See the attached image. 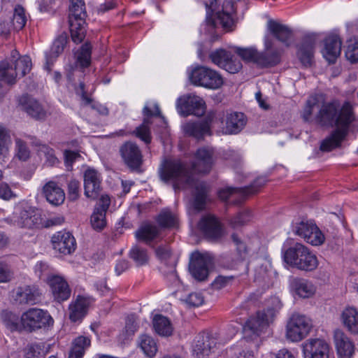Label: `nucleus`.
<instances>
[{"label": "nucleus", "instance_id": "nucleus-1", "mask_svg": "<svg viewBox=\"0 0 358 358\" xmlns=\"http://www.w3.org/2000/svg\"><path fill=\"white\" fill-rule=\"evenodd\" d=\"M213 150L206 148L197 150L196 162L191 169L180 160H166L159 170V176L164 182H171L175 190L192 188V208L199 212L203 210L209 199V185L196 180L194 173H207L213 166Z\"/></svg>", "mask_w": 358, "mask_h": 358}, {"label": "nucleus", "instance_id": "nucleus-2", "mask_svg": "<svg viewBox=\"0 0 358 358\" xmlns=\"http://www.w3.org/2000/svg\"><path fill=\"white\" fill-rule=\"evenodd\" d=\"M315 120L322 126L336 127L320 145L322 151L329 152L340 146L348 134L349 126L354 121L355 116L349 102H345L341 107L336 102H330L322 106Z\"/></svg>", "mask_w": 358, "mask_h": 358}, {"label": "nucleus", "instance_id": "nucleus-3", "mask_svg": "<svg viewBox=\"0 0 358 358\" xmlns=\"http://www.w3.org/2000/svg\"><path fill=\"white\" fill-rule=\"evenodd\" d=\"M31 67V58L27 55L20 56L16 50L10 52V62L5 61L0 64V88L1 82L13 85L17 76L23 77L29 72Z\"/></svg>", "mask_w": 358, "mask_h": 358}, {"label": "nucleus", "instance_id": "nucleus-4", "mask_svg": "<svg viewBox=\"0 0 358 358\" xmlns=\"http://www.w3.org/2000/svg\"><path fill=\"white\" fill-rule=\"evenodd\" d=\"M283 258L287 264L302 271H313L318 265L317 257L307 247L299 243L286 250Z\"/></svg>", "mask_w": 358, "mask_h": 358}, {"label": "nucleus", "instance_id": "nucleus-5", "mask_svg": "<svg viewBox=\"0 0 358 358\" xmlns=\"http://www.w3.org/2000/svg\"><path fill=\"white\" fill-rule=\"evenodd\" d=\"M267 182L265 177L257 178L249 186L243 188L227 187L218 192L219 197L234 205L241 204L248 196L256 194Z\"/></svg>", "mask_w": 358, "mask_h": 358}, {"label": "nucleus", "instance_id": "nucleus-6", "mask_svg": "<svg viewBox=\"0 0 358 358\" xmlns=\"http://www.w3.org/2000/svg\"><path fill=\"white\" fill-rule=\"evenodd\" d=\"M20 320L24 329L29 332L45 329L54 324V320L48 310L37 308H31L23 313Z\"/></svg>", "mask_w": 358, "mask_h": 358}, {"label": "nucleus", "instance_id": "nucleus-7", "mask_svg": "<svg viewBox=\"0 0 358 358\" xmlns=\"http://www.w3.org/2000/svg\"><path fill=\"white\" fill-rule=\"evenodd\" d=\"M235 8L232 0H224L222 3V10L215 14V20L207 16L206 23L202 25L205 31L212 34L216 24L219 23L226 30H230L235 24Z\"/></svg>", "mask_w": 358, "mask_h": 358}, {"label": "nucleus", "instance_id": "nucleus-8", "mask_svg": "<svg viewBox=\"0 0 358 358\" xmlns=\"http://www.w3.org/2000/svg\"><path fill=\"white\" fill-rule=\"evenodd\" d=\"M313 327L311 320L299 313H294L286 325V338L292 342H299L305 338Z\"/></svg>", "mask_w": 358, "mask_h": 358}, {"label": "nucleus", "instance_id": "nucleus-9", "mask_svg": "<svg viewBox=\"0 0 358 358\" xmlns=\"http://www.w3.org/2000/svg\"><path fill=\"white\" fill-rule=\"evenodd\" d=\"M189 78L194 85L211 90L219 89L224 83L218 72L204 66L193 69Z\"/></svg>", "mask_w": 358, "mask_h": 358}, {"label": "nucleus", "instance_id": "nucleus-10", "mask_svg": "<svg viewBox=\"0 0 358 358\" xmlns=\"http://www.w3.org/2000/svg\"><path fill=\"white\" fill-rule=\"evenodd\" d=\"M8 223L21 228L32 229L41 223V215L38 209L32 206H24L17 209L12 218H6Z\"/></svg>", "mask_w": 358, "mask_h": 358}, {"label": "nucleus", "instance_id": "nucleus-11", "mask_svg": "<svg viewBox=\"0 0 358 358\" xmlns=\"http://www.w3.org/2000/svg\"><path fill=\"white\" fill-rule=\"evenodd\" d=\"M273 310L268 308L262 311H257L255 315L251 316L243 327L245 335L259 336L269 325L273 317Z\"/></svg>", "mask_w": 358, "mask_h": 358}, {"label": "nucleus", "instance_id": "nucleus-12", "mask_svg": "<svg viewBox=\"0 0 358 358\" xmlns=\"http://www.w3.org/2000/svg\"><path fill=\"white\" fill-rule=\"evenodd\" d=\"M209 57L212 62L229 73H236L242 69V63L238 56L225 49H217L211 52Z\"/></svg>", "mask_w": 358, "mask_h": 358}, {"label": "nucleus", "instance_id": "nucleus-13", "mask_svg": "<svg viewBox=\"0 0 358 358\" xmlns=\"http://www.w3.org/2000/svg\"><path fill=\"white\" fill-rule=\"evenodd\" d=\"M264 51L259 52L257 66L269 68L278 65L281 61L282 50L278 48L274 41L267 36L264 37Z\"/></svg>", "mask_w": 358, "mask_h": 358}, {"label": "nucleus", "instance_id": "nucleus-14", "mask_svg": "<svg viewBox=\"0 0 358 358\" xmlns=\"http://www.w3.org/2000/svg\"><path fill=\"white\" fill-rule=\"evenodd\" d=\"M176 108L182 116L194 115L202 116L206 112V103L203 99L196 95H188L177 100Z\"/></svg>", "mask_w": 358, "mask_h": 358}, {"label": "nucleus", "instance_id": "nucleus-15", "mask_svg": "<svg viewBox=\"0 0 358 358\" xmlns=\"http://www.w3.org/2000/svg\"><path fill=\"white\" fill-rule=\"evenodd\" d=\"M213 264V259L210 254L196 252L193 254L189 270L194 279L198 281H203L207 279L209 268Z\"/></svg>", "mask_w": 358, "mask_h": 358}, {"label": "nucleus", "instance_id": "nucleus-16", "mask_svg": "<svg viewBox=\"0 0 358 358\" xmlns=\"http://www.w3.org/2000/svg\"><path fill=\"white\" fill-rule=\"evenodd\" d=\"M219 343L217 334L200 333L194 339L192 354L196 358H208Z\"/></svg>", "mask_w": 358, "mask_h": 358}, {"label": "nucleus", "instance_id": "nucleus-17", "mask_svg": "<svg viewBox=\"0 0 358 358\" xmlns=\"http://www.w3.org/2000/svg\"><path fill=\"white\" fill-rule=\"evenodd\" d=\"M297 236L313 245H320L324 241V236L312 221H301L293 229Z\"/></svg>", "mask_w": 358, "mask_h": 358}, {"label": "nucleus", "instance_id": "nucleus-18", "mask_svg": "<svg viewBox=\"0 0 358 358\" xmlns=\"http://www.w3.org/2000/svg\"><path fill=\"white\" fill-rule=\"evenodd\" d=\"M124 163L132 171L141 172L143 155L138 146L131 141L124 143L120 148Z\"/></svg>", "mask_w": 358, "mask_h": 358}, {"label": "nucleus", "instance_id": "nucleus-19", "mask_svg": "<svg viewBox=\"0 0 358 358\" xmlns=\"http://www.w3.org/2000/svg\"><path fill=\"white\" fill-rule=\"evenodd\" d=\"M52 299L57 303L67 301L71 294V289L66 280L60 275H51L47 280Z\"/></svg>", "mask_w": 358, "mask_h": 358}, {"label": "nucleus", "instance_id": "nucleus-20", "mask_svg": "<svg viewBox=\"0 0 358 358\" xmlns=\"http://www.w3.org/2000/svg\"><path fill=\"white\" fill-rule=\"evenodd\" d=\"M13 298L20 304L35 305L41 301L42 292L36 285L20 286L14 290Z\"/></svg>", "mask_w": 358, "mask_h": 358}, {"label": "nucleus", "instance_id": "nucleus-21", "mask_svg": "<svg viewBox=\"0 0 358 358\" xmlns=\"http://www.w3.org/2000/svg\"><path fill=\"white\" fill-rule=\"evenodd\" d=\"M199 231L208 239H218L223 234L219 220L211 214L203 215L198 223Z\"/></svg>", "mask_w": 358, "mask_h": 358}, {"label": "nucleus", "instance_id": "nucleus-22", "mask_svg": "<svg viewBox=\"0 0 358 358\" xmlns=\"http://www.w3.org/2000/svg\"><path fill=\"white\" fill-rule=\"evenodd\" d=\"M51 242L53 249L63 255H70L76 248V239L69 231H57L52 236Z\"/></svg>", "mask_w": 358, "mask_h": 358}, {"label": "nucleus", "instance_id": "nucleus-23", "mask_svg": "<svg viewBox=\"0 0 358 358\" xmlns=\"http://www.w3.org/2000/svg\"><path fill=\"white\" fill-rule=\"evenodd\" d=\"M302 348L304 358H329V345L323 339L307 340Z\"/></svg>", "mask_w": 358, "mask_h": 358}, {"label": "nucleus", "instance_id": "nucleus-24", "mask_svg": "<svg viewBox=\"0 0 358 358\" xmlns=\"http://www.w3.org/2000/svg\"><path fill=\"white\" fill-rule=\"evenodd\" d=\"M143 115L145 117L143 123L137 127L130 134L135 135L137 138H140L145 143L148 144L151 141V134L150 125L151 122L149 117L152 116L161 117V111L157 104H155V112H152L148 106H145L143 110Z\"/></svg>", "mask_w": 358, "mask_h": 358}, {"label": "nucleus", "instance_id": "nucleus-25", "mask_svg": "<svg viewBox=\"0 0 358 358\" xmlns=\"http://www.w3.org/2000/svg\"><path fill=\"white\" fill-rule=\"evenodd\" d=\"M315 42V35L309 34L303 36L301 43L298 46L297 57L306 67L310 66L313 64Z\"/></svg>", "mask_w": 358, "mask_h": 358}, {"label": "nucleus", "instance_id": "nucleus-26", "mask_svg": "<svg viewBox=\"0 0 358 358\" xmlns=\"http://www.w3.org/2000/svg\"><path fill=\"white\" fill-rule=\"evenodd\" d=\"M101 175L96 170L88 168L84 172L85 195L90 199L98 198L101 191Z\"/></svg>", "mask_w": 358, "mask_h": 358}, {"label": "nucleus", "instance_id": "nucleus-27", "mask_svg": "<svg viewBox=\"0 0 358 358\" xmlns=\"http://www.w3.org/2000/svg\"><path fill=\"white\" fill-rule=\"evenodd\" d=\"M334 342L338 358H352L355 346L343 331L336 329L334 331Z\"/></svg>", "mask_w": 358, "mask_h": 358}, {"label": "nucleus", "instance_id": "nucleus-28", "mask_svg": "<svg viewBox=\"0 0 358 358\" xmlns=\"http://www.w3.org/2000/svg\"><path fill=\"white\" fill-rule=\"evenodd\" d=\"M211 118L208 116L203 120L188 122L182 126L183 131L188 136L201 139L205 135H211Z\"/></svg>", "mask_w": 358, "mask_h": 358}, {"label": "nucleus", "instance_id": "nucleus-29", "mask_svg": "<svg viewBox=\"0 0 358 358\" xmlns=\"http://www.w3.org/2000/svg\"><path fill=\"white\" fill-rule=\"evenodd\" d=\"M341 44V38L336 34H330L324 39L322 53L329 63H334L340 56Z\"/></svg>", "mask_w": 358, "mask_h": 358}, {"label": "nucleus", "instance_id": "nucleus-30", "mask_svg": "<svg viewBox=\"0 0 358 358\" xmlns=\"http://www.w3.org/2000/svg\"><path fill=\"white\" fill-rule=\"evenodd\" d=\"M266 27L275 38L284 43L287 47L289 46V41L292 37L293 33L288 26L273 20H269L267 22Z\"/></svg>", "mask_w": 358, "mask_h": 358}, {"label": "nucleus", "instance_id": "nucleus-31", "mask_svg": "<svg viewBox=\"0 0 358 358\" xmlns=\"http://www.w3.org/2000/svg\"><path fill=\"white\" fill-rule=\"evenodd\" d=\"M291 290L301 298L311 297L316 291L314 284L308 279L294 277L289 280Z\"/></svg>", "mask_w": 358, "mask_h": 358}, {"label": "nucleus", "instance_id": "nucleus-32", "mask_svg": "<svg viewBox=\"0 0 358 358\" xmlns=\"http://www.w3.org/2000/svg\"><path fill=\"white\" fill-rule=\"evenodd\" d=\"M247 118L243 113L233 112L227 113L225 122V133L227 134H237L245 126Z\"/></svg>", "mask_w": 358, "mask_h": 358}, {"label": "nucleus", "instance_id": "nucleus-33", "mask_svg": "<svg viewBox=\"0 0 358 358\" xmlns=\"http://www.w3.org/2000/svg\"><path fill=\"white\" fill-rule=\"evenodd\" d=\"M68 38L66 34L59 35L53 42L50 50L45 53V64L44 69L48 71H50L51 66L54 63L56 57L59 56L63 51L67 43Z\"/></svg>", "mask_w": 358, "mask_h": 358}, {"label": "nucleus", "instance_id": "nucleus-34", "mask_svg": "<svg viewBox=\"0 0 358 358\" xmlns=\"http://www.w3.org/2000/svg\"><path fill=\"white\" fill-rule=\"evenodd\" d=\"M43 194L47 201L53 206H59L65 200L64 190L54 181H49L44 185Z\"/></svg>", "mask_w": 358, "mask_h": 358}, {"label": "nucleus", "instance_id": "nucleus-35", "mask_svg": "<svg viewBox=\"0 0 358 358\" xmlns=\"http://www.w3.org/2000/svg\"><path fill=\"white\" fill-rule=\"evenodd\" d=\"M89 302L87 299L78 296L75 302L69 305V318L72 322H77L85 315Z\"/></svg>", "mask_w": 358, "mask_h": 358}, {"label": "nucleus", "instance_id": "nucleus-36", "mask_svg": "<svg viewBox=\"0 0 358 358\" xmlns=\"http://www.w3.org/2000/svg\"><path fill=\"white\" fill-rule=\"evenodd\" d=\"M341 319L345 327L354 334H358V310L353 307L346 308L342 313Z\"/></svg>", "mask_w": 358, "mask_h": 358}, {"label": "nucleus", "instance_id": "nucleus-37", "mask_svg": "<svg viewBox=\"0 0 358 358\" xmlns=\"http://www.w3.org/2000/svg\"><path fill=\"white\" fill-rule=\"evenodd\" d=\"M91 345V340L87 336H78L72 343L68 358H83L87 349Z\"/></svg>", "mask_w": 358, "mask_h": 358}, {"label": "nucleus", "instance_id": "nucleus-38", "mask_svg": "<svg viewBox=\"0 0 358 358\" xmlns=\"http://www.w3.org/2000/svg\"><path fill=\"white\" fill-rule=\"evenodd\" d=\"M159 234L158 227L150 223L142 224L135 234L138 241H143L147 244L150 243Z\"/></svg>", "mask_w": 358, "mask_h": 358}, {"label": "nucleus", "instance_id": "nucleus-39", "mask_svg": "<svg viewBox=\"0 0 358 358\" xmlns=\"http://www.w3.org/2000/svg\"><path fill=\"white\" fill-rule=\"evenodd\" d=\"M153 328L157 334L162 336L172 334L173 327L169 319L162 315H155L152 320Z\"/></svg>", "mask_w": 358, "mask_h": 358}, {"label": "nucleus", "instance_id": "nucleus-40", "mask_svg": "<svg viewBox=\"0 0 358 358\" xmlns=\"http://www.w3.org/2000/svg\"><path fill=\"white\" fill-rule=\"evenodd\" d=\"M71 36L73 41L76 43H81L86 34L85 27V19L69 20Z\"/></svg>", "mask_w": 358, "mask_h": 358}, {"label": "nucleus", "instance_id": "nucleus-41", "mask_svg": "<svg viewBox=\"0 0 358 358\" xmlns=\"http://www.w3.org/2000/svg\"><path fill=\"white\" fill-rule=\"evenodd\" d=\"M76 93L81 96L85 105H90L92 109L96 110L100 115H107L108 114V109L106 106L99 103H92V99L87 95L85 90L84 83H80L78 87L76 89Z\"/></svg>", "mask_w": 358, "mask_h": 358}, {"label": "nucleus", "instance_id": "nucleus-42", "mask_svg": "<svg viewBox=\"0 0 358 358\" xmlns=\"http://www.w3.org/2000/svg\"><path fill=\"white\" fill-rule=\"evenodd\" d=\"M91 54L92 46L90 43H85L75 55L76 66L80 68L87 67L91 62Z\"/></svg>", "mask_w": 358, "mask_h": 358}, {"label": "nucleus", "instance_id": "nucleus-43", "mask_svg": "<svg viewBox=\"0 0 358 358\" xmlns=\"http://www.w3.org/2000/svg\"><path fill=\"white\" fill-rule=\"evenodd\" d=\"M139 346L143 353L148 357H153L157 352L155 341L148 335H142L139 338Z\"/></svg>", "mask_w": 358, "mask_h": 358}, {"label": "nucleus", "instance_id": "nucleus-44", "mask_svg": "<svg viewBox=\"0 0 358 358\" xmlns=\"http://www.w3.org/2000/svg\"><path fill=\"white\" fill-rule=\"evenodd\" d=\"M157 222L162 228H173L178 224V219L171 211L164 209L158 215Z\"/></svg>", "mask_w": 358, "mask_h": 358}, {"label": "nucleus", "instance_id": "nucleus-45", "mask_svg": "<svg viewBox=\"0 0 358 358\" xmlns=\"http://www.w3.org/2000/svg\"><path fill=\"white\" fill-rule=\"evenodd\" d=\"M69 20L85 19L86 17L84 0H70Z\"/></svg>", "mask_w": 358, "mask_h": 358}, {"label": "nucleus", "instance_id": "nucleus-46", "mask_svg": "<svg viewBox=\"0 0 358 358\" xmlns=\"http://www.w3.org/2000/svg\"><path fill=\"white\" fill-rule=\"evenodd\" d=\"M12 144L10 131L3 125L0 124V156L6 157Z\"/></svg>", "mask_w": 358, "mask_h": 358}, {"label": "nucleus", "instance_id": "nucleus-47", "mask_svg": "<svg viewBox=\"0 0 358 358\" xmlns=\"http://www.w3.org/2000/svg\"><path fill=\"white\" fill-rule=\"evenodd\" d=\"M24 110L27 114L36 119L44 117L45 112L41 105L34 99L29 98L24 105Z\"/></svg>", "mask_w": 358, "mask_h": 358}, {"label": "nucleus", "instance_id": "nucleus-48", "mask_svg": "<svg viewBox=\"0 0 358 358\" xmlns=\"http://www.w3.org/2000/svg\"><path fill=\"white\" fill-rule=\"evenodd\" d=\"M27 16L24 8L20 5L17 6L14 10L12 23L15 30H21L26 24Z\"/></svg>", "mask_w": 358, "mask_h": 358}, {"label": "nucleus", "instance_id": "nucleus-49", "mask_svg": "<svg viewBox=\"0 0 358 358\" xmlns=\"http://www.w3.org/2000/svg\"><path fill=\"white\" fill-rule=\"evenodd\" d=\"M236 52L244 61L253 62L257 65L259 51L255 48H236Z\"/></svg>", "mask_w": 358, "mask_h": 358}, {"label": "nucleus", "instance_id": "nucleus-50", "mask_svg": "<svg viewBox=\"0 0 358 358\" xmlns=\"http://www.w3.org/2000/svg\"><path fill=\"white\" fill-rule=\"evenodd\" d=\"M34 272L40 279H45L47 282L51 275H57L53 273V269L47 263L43 262H37L34 266Z\"/></svg>", "mask_w": 358, "mask_h": 358}, {"label": "nucleus", "instance_id": "nucleus-51", "mask_svg": "<svg viewBox=\"0 0 358 358\" xmlns=\"http://www.w3.org/2000/svg\"><path fill=\"white\" fill-rule=\"evenodd\" d=\"M252 215L250 210H245L240 212L230 220L233 228H238L251 220Z\"/></svg>", "mask_w": 358, "mask_h": 358}, {"label": "nucleus", "instance_id": "nucleus-52", "mask_svg": "<svg viewBox=\"0 0 358 358\" xmlns=\"http://www.w3.org/2000/svg\"><path fill=\"white\" fill-rule=\"evenodd\" d=\"M130 257L138 265H143L148 262V256L147 250L135 246L130 250Z\"/></svg>", "mask_w": 358, "mask_h": 358}, {"label": "nucleus", "instance_id": "nucleus-53", "mask_svg": "<svg viewBox=\"0 0 358 358\" xmlns=\"http://www.w3.org/2000/svg\"><path fill=\"white\" fill-rule=\"evenodd\" d=\"M106 213L96 209L94 210L90 221L92 227L94 229L100 231L105 227L106 224Z\"/></svg>", "mask_w": 358, "mask_h": 358}, {"label": "nucleus", "instance_id": "nucleus-54", "mask_svg": "<svg viewBox=\"0 0 358 358\" xmlns=\"http://www.w3.org/2000/svg\"><path fill=\"white\" fill-rule=\"evenodd\" d=\"M2 318L3 324L8 329L12 331L19 329V318L15 313L5 311L2 314Z\"/></svg>", "mask_w": 358, "mask_h": 358}, {"label": "nucleus", "instance_id": "nucleus-55", "mask_svg": "<svg viewBox=\"0 0 358 358\" xmlns=\"http://www.w3.org/2000/svg\"><path fill=\"white\" fill-rule=\"evenodd\" d=\"M15 147L16 155L19 159L26 161L29 158L30 152L25 142L20 138H17L15 140Z\"/></svg>", "mask_w": 358, "mask_h": 358}, {"label": "nucleus", "instance_id": "nucleus-56", "mask_svg": "<svg viewBox=\"0 0 358 358\" xmlns=\"http://www.w3.org/2000/svg\"><path fill=\"white\" fill-rule=\"evenodd\" d=\"M231 239L236 247V250L242 259H244L248 252L249 248L245 242L243 241L237 234H233Z\"/></svg>", "mask_w": 358, "mask_h": 358}, {"label": "nucleus", "instance_id": "nucleus-57", "mask_svg": "<svg viewBox=\"0 0 358 358\" xmlns=\"http://www.w3.org/2000/svg\"><path fill=\"white\" fill-rule=\"evenodd\" d=\"M345 56L352 63L358 61V40L350 41L345 51Z\"/></svg>", "mask_w": 358, "mask_h": 358}, {"label": "nucleus", "instance_id": "nucleus-58", "mask_svg": "<svg viewBox=\"0 0 358 358\" xmlns=\"http://www.w3.org/2000/svg\"><path fill=\"white\" fill-rule=\"evenodd\" d=\"M80 196V182L72 179L68 183V197L71 201H76Z\"/></svg>", "mask_w": 358, "mask_h": 358}, {"label": "nucleus", "instance_id": "nucleus-59", "mask_svg": "<svg viewBox=\"0 0 358 358\" xmlns=\"http://www.w3.org/2000/svg\"><path fill=\"white\" fill-rule=\"evenodd\" d=\"M317 103V101L315 98H310L307 100L302 113V117L305 122H309L311 120L313 112Z\"/></svg>", "mask_w": 358, "mask_h": 358}, {"label": "nucleus", "instance_id": "nucleus-60", "mask_svg": "<svg viewBox=\"0 0 358 358\" xmlns=\"http://www.w3.org/2000/svg\"><path fill=\"white\" fill-rule=\"evenodd\" d=\"M138 325L134 314L129 315L126 320L125 331L128 336H132L137 331Z\"/></svg>", "mask_w": 358, "mask_h": 358}, {"label": "nucleus", "instance_id": "nucleus-61", "mask_svg": "<svg viewBox=\"0 0 358 358\" xmlns=\"http://www.w3.org/2000/svg\"><path fill=\"white\" fill-rule=\"evenodd\" d=\"M233 279V276L219 275L213 281V287L215 289H221L222 288L227 287L231 284Z\"/></svg>", "mask_w": 358, "mask_h": 358}, {"label": "nucleus", "instance_id": "nucleus-62", "mask_svg": "<svg viewBox=\"0 0 358 358\" xmlns=\"http://www.w3.org/2000/svg\"><path fill=\"white\" fill-rule=\"evenodd\" d=\"M185 301L190 306H199L203 303V297L201 294L194 292L188 295Z\"/></svg>", "mask_w": 358, "mask_h": 358}, {"label": "nucleus", "instance_id": "nucleus-63", "mask_svg": "<svg viewBox=\"0 0 358 358\" xmlns=\"http://www.w3.org/2000/svg\"><path fill=\"white\" fill-rule=\"evenodd\" d=\"M11 278V273L8 266L0 261V282H6Z\"/></svg>", "mask_w": 358, "mask_h": 358}, {"label": "nucleus", "instance_id": "nucleus-64", "mask_svg": "<svg viewBox=\"0 0 358 358\" xmlns=\"http://www.w3.org/2000/svg\"><path fill=\"white\" fill-rule=\"evenodd\" d=\"M41 153L44 154L47 159L52 164H55L57 159L55 155V151L52 148L46 145H42L39 149Z\"/></svg>", "mask_w": 358, "mask_h": 358}]
</instances>
